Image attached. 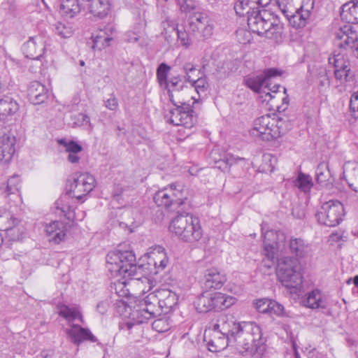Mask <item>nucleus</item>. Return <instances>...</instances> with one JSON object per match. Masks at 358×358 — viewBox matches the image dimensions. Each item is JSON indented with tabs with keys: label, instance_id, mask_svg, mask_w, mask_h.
Segmentation results:
<instances>
[{
	"label": "nucleus",
	"instance_id": "obj_23",
	"mask_svg": "<svg viewBox=\"0 0 358 358\" xmlns=\"http://www.w3.org/2000/svg\"><path fill=\"white\" fill-rule=\"evenodd\" d=\"M66 334L71 338L72 342L79 344L83 341H89L96 343L98 339L90 329L81 327L80 325L73 324L70 329H66Z\"/></svg>",
	"mask_w": 358,
	"mask_h": 358
},
{
	"label": "nucleus",
	"instance_id": "obj_12",
	"mask_svg": "<svg viewBox=\"0 0 358 358\" xmlns=\"http://www.w3.org/2000/svg\"><path fill=\"white\" fill-rule=\"evenodd\" d=\"M95 185L96 180L92 175L88 173H82L73 176L72 179H69L66 188V191L69 192V195H72V197L80 201L93 190Z\"/></svg>",
	"mask_w": 358,
	"mask_h": 358
},
{
	"label": "nucleus",
	"instance_id": "obj_25",
	"mask_svg": "<svg viewBox=\"0 0 358 358\" xmlns=\"http://www.w3.org/2000/svg\"><path fill=\"white\" fill-rule=\"evenodd\" d=\"M21 187V180L18 175H13L10 177L6 184L3 185L1 187V194L5 197H9L13 196L15 198V202H19L21 201L20 194V189Z\"/></svg>",
	"mask_w": 358,
	"mask_h": 358
},
{
	"label": "nucleus",
	"instance_id": "obj_63",
	"mask_svg": "<svg viewBox=\"0 0 358 358\" xmlns=\"http://www.w3.org/2000/svg\"><path fill=\"white\" fill-rule=\"evenodd\" d=\"M292 351L294 352V357L293 358H300L299 352L296 350L295 343L292 344Z\"/></svg>",
	"mask_w": 358,
	"mask_h": 358
},
{
	"label": "nucleus",
	"instance_id": "obj_34",
	"mask_svg": "<svg viewBox=\"0 0 358 358\" xmlns=\"http://www.w3.org/2000/svg\"><path fill=\"white\" fill-rule=\"evenodd\" d=\"M150 8L151 6L141 1L136 2V4L131 8L134 23L140 25V23L143 22L146 25L147 13Z\"/></svg>",
	"mask_w": 358,
	"mask_h": 358
},
{
	"label": "nucleus",
	"instance_id": "obj_13",
	"mask_svg": "<svg viewBox=\"0 0 358 358\" xmlns=\"http://www.w3.org/2000/svg\"><path fill=\"white\" fill-rule=\"evenodd\" d=\"M174 106L176 107L170 111V122L174 125L191 129L196 121V117L193 115L192 107L184 100Z\"/></svg>",
	"mask_w": 358,
	"mask_h": 358
},
{
	"label": "nucleus",
	"instance_id": "obj_30",
	"mask_svg": "<svg viewBox=\"0 0 358 358\" xmlns=\"http://www.w3.org/2000/svg\"><path fill=\"white\" fill-rule=\"evenodd\" d=\"M163 87L167 90L169 100L173 105L182 103V100L176 99V96H177L184 87V83L180 76H172L168 80V85Z\"/></svg>",
	"mask_w": 358,
	"mask_h": 358
},
{
	"label": "nucleus",
	"instance_id": "obj_3",
	"mask_svg": "<svg viewBox=\"0 0 358 358\" xmlns=\"http://www.w3.org/2000/svg\"><path fill=\"white\" fill-rule=\"evenodd\" d=\"M145 292L143 291V295ZM139 303L134 307L130 315L134 322H128V329H131L133 324H142L150 318L159 314L161 310L164 314L169 313L178 304L177 294L168 289H156L147 296H142Z\"/></svg>",
	"mask_w": 358,
	"mask_h": 358
},
{
	"label": "nucleus",
	"instance_id": "obj_33",
	"mask_svg": "<svg viewBox=\"0 0 358 358\" xmlns=\"http://www.w3.org/2000/svg\"><path fill=\"white\" fill-rule=\"evenodd\" d=\"M18 109V104L13 98L6 96L0 99V120H6L8 116L15 114Z\"/></svg>",
	"mask_w": 358,
	"mask_h": 358
},
{
	"label": "nucleus",
	"instance_id": "obj_9",
	"mask_svg": "<svg viewBox=\"0 0 358 358\" xmlns=\"http://www.w3.org/2000/svg\"><path fill=\"white\" fill-rule=\"evenodd\" d=\"M252 136L262 141H270L280 136L278 121L270 115L261 116L255 120L250 130Z\"/></svg>",
	"mask_w": 358,
	"mask_h": 358
},
{
	"label": "nucleus",
	"instance_id": "obj_10",
	"mask_svg": "<svg viewBox=\"0 0 358 358\" xmlns=\"http://www.w3.org/2000/svg\"><path fill=\"white\" fill-rule=\"evenodd\" d=\"M314 0H302L299 8L288 5L286 8H279L282 13L288 20L289 24L294 28L304 27L310 18L314 8Z\"/></svg>",
	"mask_w": 358,
	"mask_h": 358
},
{
	"label": "nucleus",
	"instance_id": "obj_47",
	"mask_svg": "<svg viewBox=\"0 0 358 358\" xmlns=\"http://www.w3.org/2000/svg\"><path fill=\"white\" fill-rule=\"evenodd\" d=\"M327 169L328 166L324 162L318 164L315 171V176L317 182L322 183L327 180L328 172L326 173L325 171Z\"/></svg>",
	"mask_w": 358,
	"mask_h": 358
},
{
	"label": "nucleus",
	"instance_id": "obj_50",
	"mask_svg": "<svg viewBox=\"0 0 358 358\" xmlns=\"http://www.w3.org/2000/svg\"><path fill=\"white\" fill-rule=\"evenodd\" d=\"M172 33L177 36L182 45L187 47L190 45L189 34L185 30L173 28Z\"/></svg>",
	"mask_w": 358,
	"mask_h": 358
},
{
	"label": "nucleus",
	"instance_id": "obj_2",
	"mask_svg": "<svg viewBox=\"0 0 358 358\" xmlns=\"http://www.w3.org/2000/svg\"><path fill=\"white\" fill-rule=\"evenodd\" d=\"M234 10L240 17L247 15L248 25L251 31L276 43L282 39L283 24L273 12L255 7L251 0H238Z\"/></svg>",
	"mask_w": 358,
	"mask_h": 358
},
{
	"label": "nucleus",
	"instance_id": "obj_51",
	"mask_svg": "<svg viewBox=\"0 0 358 358\" xmlns=\"http://www.w3.org/2000/svg\"><path fill=\"white\" fill-rule=\"evenodd\" d=\"M76 121L74 124L79 127H88L90 130L93 129L92 124L90 122V117L84 113H78L75 116Z\"/></svg>",
	"mask_w": 358,
	"mask_h": 358
},
{
	"label": "nucleus",
	"instance_id": "obj_19",
	"mask_svg": "<svg viewBox=\"0 0 358 358\" xmlns=\"http://www.w3.org/2000/svg\"><path fill=\"white\" fill-rule=\"evenodd\" d=\"M189 28L193 33L200 34L204 38L210 37L213 31V27L210 24L208 17L201 13L195 15L190 18Z\"/></svg>",
	"mask_w": 358,
	"mask_h": 358
},
{
	"label": "nucleus",
	"instance_id": "obj_29",
	"mask_svg": "<svg viewBox=\"0 0 358 358\" xmlns=\"http://www.w3.org/2000/svg\"><path fill=\"white\" fill-rule=\"evenodd\" d=\"M169 263V258L165 249L162 246H156L150 252L149 264H153L157 272L163 271Z\"/></svg>",
	"mask_w": 358,
	"mask_h": 358
},
{
	"label": "nucleus",
	"instance_id": "obj_41",
	"mask_svg": "<svg viewBox=\"0 0 358 358\" xmlns=\"http://www.w3.org/2000/svg\"><path fill=\"white\" fill-rule=\"evenodd\" d=\"M171 71V66L165 63H162L157 69V79L161 87L168 85V76Z\"/></svg>",
	"mask_w": 358,
	"mask_h": 358
},
{
	"label": "nucleus",
	"instance_id": "obj_58",
	"mask_svg": "<svg viewBox=\"0 0 358 358\" xmlns=\"http://www.w3.org/2000/svg\"><path fill=\"white\" fill-rule=\"evenodd\" d=\"M271 0H251L252 4H254L255 7L257 6L258 8L259 9V7L263 8L262 9H265L264 8L267 7Z\"/></svg>",
	"mask_w": 358,
	"mask_h": 358
},
{
	"label": "nucleus",
	"instance_id": "obj_42",
	"mask_svg": "<svg viewBox=\"0 0 358 358\" xmlns=\"http://www.w3.org/2000/svg\"><path fill=\"white\" fill-rule=\"evenodd\" d=\"M187 83H190L192 87H194L199 97H200L202 94L205 93L208 87V83L205 77H200L196 80L192 78V80Z\"/></svg>",
	"mask_w": 358,
	"mask_h": 358
},
{
	"label": "nucleus",
	"instance_id": "obj_4",
	"mask_svg": "<svg viewBox=\"0 0 358 358\" xmlns=\"http://www.w3.org/2000/svg\"><path fill=\"white\" fill-rule=\"evenodd\" d=\"M341 17L348 24L341 27L335 32V39L338 46L341 48L355 47L358 40L357 31L352 24H358V1H350L341 7Z\"/></svg>",
	"mask_w": 358,
	"mask_h": 358
},
{
	"label": "nucleus",
	"instance_id": "obj_8",
	"mask_svg": "<svg viewBox=\"0 0 358 358\" xmlns=\"http://www.w3.org/2000/svg\"><path fill=\"white\" fill-rule=\"evenodd\" d=\"M184 191L183 185L173 182L158 190L155 194L153 199L158 206L165 208L178 207L181 206L186 199Z\"/></svg>",
	"mask_w": 358,
	"mask_h": 358
},
{
	"label": "nucleus",
	"instance_id": "obj_39",
	"mask_svg": "<svg viewBox=\"0 0 358 358\" xmlns=\"http://www.w3.org/2000/svg\"><path fill=\"white\" fill-rule=\"evenodd\" d=\"M295 185L302 192H308L313 187L312 178L302 173H299L295 181Z\"/></svg>",
	"mask_w": 358,
	"mask_h": 358
},
{
	"label": "nucleus",
	"instance_id": "obj_31",
	"mask_svg": "<svg viewBox=\"0 0 358 358\" xmlns=\"http://www.w3.org/2000/svg\"><path fill=\"white\" fill-rule=\"evenodd\" d=\"M85 0H63L60 12L66 17H73L85 8Z\"/></svg>",
	"mask_w": 358,
	"mask_h": 358
},
{
	"label": "nucleus",
	"instance_id": "obj_11",
	"mask_svg": "<svg viewBox=\"0 0 358 358\" xmlns=\"http://www.w3.org/2000/svg\"><path fill=\"white\" fill-rule=\"evenodd\" d=\"M344 215L343 205L337 200L325 202L316 214L318 222L329 227L338 225Z\"/></svg>",
	"mask_w": 358,
	"mask_h": 358
},
{
	"label": "nucleus",
	"instance_id": "obj_61",
	"mask_svg": "<svg viewBox=\"0 0 358 358\" xmlns=\"http://www.w3.org/2000/svg\"><path fill=\"white\" fill-rule=\"evenodd\" d=\"M277 4L279 8H286L288 5L294 6V0H278Z\"/></svg>",
	"mask_w": 358,
	"mask_h": 358
},
{
	"label": "nucleus",
	"instance_id": "obj_53",
	"mask_svg": "<svg viewBox=\"0 0 358 358\" xmlns=\"http://www.w3.org/2000/svg\"><path fill=\"white\" fill-rule=\"evenodd\" d=\"M210 294L203 293L198 299L197 304L199 306L200 311H209Z\"/></svg>",
	"mask_w": 358,
	"mask_h": 358
},
{
	"label": "nucleus",
	"instance_id": "obj_49",
	"mask_svg": "<svg viewBox=\"0 0 358 358\" xmlns=\"http://www.w3.org/2000/svg\"><path fill=\"white\" fill-rule=\"evenodd\" d=\"M271 299L264 298L254 302L255 309L261 313L268 314Z\"/></svg>",
	"mask_w": 358,
	"mask_h": 358
},
{
	"label": "nucleus",
	"instance_id": "obj_62",
	"mask_svg": "<svg viewBox=\"0 0 358 358\" xmlns=\"http://www.w3.org/2000/svg\"><path fill=\"white\" fill-rule=\"evenodd\" d=\"M213 300H214L213 293V294H210L209 311L210 310H215Z\"/></svg>",
	"mask_w": 358,
	"mask_h": 358
},
{
	"label": "nucleus",
	"instance_id": "obj_45",
	"mask_svg": "<svg viewBox=\"0 0 358 358\" xmlns=\"http://www.w3.org/2000/svg\"><path fill=\"white\" fill-rule=\"evenodd\" d=\"M58 143L65 148L66 152L68 153H80L83 150L82 146L73 141L60 139L58 141Z\"/></svg>",
	"mask_w": 358,
	"mask_h": 358
},
{
	"label": "nucleus",
	"instance_id": "obj_21",
	"mask_svg": "<svg viewBox=\"0 0 358 358\" xmlns=\"http://www.w3.org/2000/svg\"><path fill=\"white\" fill-rule=\"evenodd\" d=\"M301 304L308 308L324 309L327 307V300L322 291L314 289L301 298Z\"/></svg>",
	"mask_w": 358,
	"mask_h": 358
},
{
	"label": "nucleus",
	"instance_id": "obj_59",
	"mask_svg": "<svg viewBox=\"0 0 358 358\" xmlns=\"http://www.w3.org/2000/svg\"><path fill=\"white\" fill-rule=\"evenodd\" d=\"M108 303L106 301H101L99 302L96 306V310L100 314H105L108 310Z\"/></svg>",
	"mask_w": 358,
	"mask_h": 358
},
{
	"label": "nucleus",
	"instance_id": "obj_7",
	"mask_svg": "<svg viewBox=\"0 0 358 358\" xmlns=\"http://www.w3.org/2000/svg\"><path fill=\"white\" fill-rule=\"evenodd\" d=\"M277 275L281 283L292 292L300 291L303 282V276L299 271L297 261L290 257L285 258L278 264Z\"/></svg>",
	"mask_w": 358,
	"mask_h": 358
},
{
	"label": "nucleus",
	"instance_id": "obj_16",
	"mask_svg": "<svg viewBox=\"0 0 358 358\" xmlns=\"http://www.w3.org/2000/svg\"><path fill=\"white\" fill-rule=\"evenodd\" d=\"M329 63L334 67V77L338 85H343L349 81L350 64L344 54L338 53L329 57Z\"/></svg>",
	"mask_w": 358,
	"mask_h": 358
},
{
	"label": "nucleus",
	"instance_id": "obj_32",
	"mask_svg": "<svg viewBox=\"0 0 358 358\" xmlns=\"http://www.w3.org/2000/svg\"><path fill=\"white\" fill-rule=\"evenodd\" d=\"M86 5L90 13L100 18L106 17L110 8V0H92L87 1Z\"/></svg>",
	"mask_w": 358,
	"mask_h": 358
},
{
	"label": "nucleus",
	"instance_id": "obj_28",
	"mask_svg": "<svg viewBox=\"0 0 358 358\" xmlns=\"http://www.w3.org/2000/svg\"><path fill=\"white\" fill-rule=\"evenodd\" d=\"M204 280L207 287L217 289L222 287L227 278L217 268H210L205 271Z\"/></svg>",
	"mask_w": 358,
	"mask_h": 358
},
{
	"label": "nucleus",
	"instance_id": "obj_64",
	"mask_svg": "<svg viewBox=\"0 0 358 358\" xmlns=\"http://www.w3.org/2000/svg\"><path fill=\"white\" fill-rule=\"evenodd\" d=\"M165 38L169 44H171L173 41V38H172L171 35H168L167 32H166Z\"/></svg>",
	"mask_w": 358,
	"mask_h": 358
},
{
	"label": "nucleus",
	"instance_id": "obj_24",
	"mask_svg": "<svg viewBox=\"0 0 358 358\" xmlns=\"http://www.w3.org/2000/svg\"><path fill=\"white\" fill-rule=\"evenodd\" d=\"M28 97L33 104H40L48 97V90L38 81L31 82L28 87Z\"/></svg>",
	"mask_w": 358,
	"mask_h": 358
},
{
	"label": "nucleus",
	"instance_id": "obj_5",
	"mask_svg": "<svg viewBox=\"0 0 358 358\" xmlns=\"http://www.w3.org/2000/svg\"><path fill=\"white\" fill-rule=\"evenodd\" d=\"M106 267L112 276L131 278L136 274V256L132 251H111L106 256Z\"/></svg>",
	"mask_w": 358,
	"mask_h": 358
},
{
	"label": "nucleus",
	"instance_id": "obj_52",
	"mask_svg": "<svg viewBox=\"0 0 358 358\" xmlns=\"http://www.w3.org/2000/svg\"><path fill=\"white\" fill-rule=\"evenodd\" d=\"M350 110L351 115L358 119V90L352 94L350 100Z\"/></svg>",
	"mask_w": 358,
	"mask_h": 358
},
{
	"label": "nucleus",
	"instance_id": "obj_46",
	"mask_svg": "<svg viewBox=\"0 0 358 358\" xmlns=\"http://www.w3.org/2000/svg\"><path fill=\"white\" fill-rule=\"evenodd\" d=\"M271 80L272 79H268V83H265L264 90L266 92H264V101H269L272 98L274 97L273 94L277 93L279 91V89L281 87L280 85L279 84L275 83L273 85Z\"/></svg>",
	"mask_w": 358,
	"mask_h": 358
},
{
	"label": "nucleus",
	"instance_id": "obj_17",
	"mask_svg": "<svg viewBox=\"0 0 358 358\" xmlns=\"http://www.w3.org/2000/svg\"><path fill=\"white\" fill-rule=\"evenodd\" d=\"M280 75V72L276 69H268L260 75L246 78L245 83L252 91L263 93L266 92L264 85L268 83V79H272Z\"/></svg>",
	"mask_w": 358,
	"mask_h": 358
},
{
	"label": "nucleus",
	"instance_id": "obj_48",
	"mask_svg": "<svg viewBox=\"0 0 358 358\" xmlns=\"http://www.w3.org/2000/svg\"><path fill=\"white\" fill-rule=\"evenodd\" d=\"M268 315L282 317L285 315L284 306L275 300L271 301Z\"/></svg>",
	"mask_w": 358,
	"mask_h": 358
},
{
	"label": "nucleus",
	"instance_id": "obj_14",
	"mask_svg": "<svg viewBox=\"0 0 358 358\" xmlns=\"http://www.w3.org/2000/svg\"><path fill=\"white\" fill-rule=\"evenodd\" d=\"M262 236L264 237V255L265 259L264 262L265 265L268 267L272 266L278 259V252L279 250L278 238L279 234L273 230H268L266 232L263 231Z\"/></svg>",
	"mask_w": 358,
	"mask_h": 358
},
{
	"label": "nucleus",
	"instance_id": "obj_15",
	"mask_svg": "<svg viewBox=\"0 0 358 358\" xmlns=\"http://www.w3.org/2000/svg\"><path fill=\"white\" fill-rule=\"evenodd\" d=\"M48 38L43 34L31 36L23 44L22 51L26 57L39 59L44 54Z\"/></svg>",
	"mask_w": 358,
	"mask_h": 358
},
{
	"label": "nucleus",
	"instance_id": "obj_18",
	"mask_svg": "<svg viewBox=\"0 0 358 358\" xmlns=\"http://www.w3.org/2000/svg\"><path fill=\"white\" fill-rule=\"evenodd\" d=\"M75 197L69 195V192L66 191L65 195L61 196L55 202V206L57 209H59L66 218L71 221H81L85 216V213L82 212L80 217H76V206L74 201Z\"/></svg>",
	"mask_w": 358,
	"mask_h": 358
},
{
	"label": "nucleus",
	"instance_id": "obj_26",
	"mask_svg": "<svg viewBox=\"0 0 358 358\" xmlns=\"http://www.w3.org/2000/svg\"><path fill=\"white\" fill-rule=\"evenodd\" d=\"M290 253L296 258L308 257L312 252L311 245L300 238H291L289 241Z\"/></svg>",
	"mask_w": 358,
	"mask_h": 358
},
{
	"label": "nucleus",
	"instance_id": "obj_38",
	"mask_svg": "<svg viewBox=\"0 0 358 358\" xmlns=\"http://www.w3.org/2000/svg\"><path fill=\"white\" fill-rule=\"evenodd\" d=\"M24 233L23 227L15 224L13 227L5 229V238L9 241H17L22 238Z\"/></svg>",
	"mask_w": 358,
	"mask_h": 358
},
{
	"label": "nucleus",
	"instance_id": "obj_22",
	"mask_svg": "<svg viewBox=\"0 0 358 358\" xmlns=\"http://www.w3.org/2000/svg\"><path fill=\"white\" fill-rule=\"evenodd\" d=\"M15 137L10 134L0 136V162L7 163L10 161L15 152Z\"/></svg>",
	"mask_w": 358,
	"mask_h": 358
},
{
	"label": "nucleus",
	"instance_id": "obj_43",
	"mask_svg": "<svg viewBox=\"0 0 358 358\" xmlns=\"http://www.w3.org/2000/svg\"><path fill=\"white\" fill-rule=\"evenodd\" d=\"M171 324L166 317L157 319L152 324V329L158 333L166 332L171 329Z\"/></svg>",
	"mask_w": 358,
	"mask_h": 358
},
{
	"label": "nucleus",
	"instance_id": "obj_37",
	"mask_svg": "<svg viewBox=\"0 0 358 358\" xmlns=\"http://www.w3.org/2000/svg\"><path fill=\"white\" fill-rule=\"evenodd\" d=\"M314 76L320 91H326L330 87V80L325 67L320 66L316 68Z\"/></svg>",
	"mask_w": 358,
	"mask_h": 358
},
{
	"label": "nucleus",
	"instance_id": "obj_57",
	"mask_svg": "<svg viewBox=\"0 0 358 358\" xmlns=\"http://www.w3.org/2000/svg\"><path fill=\"white\" fill-rule=\"evenodd\" d=\"M1 6L4 10H6L10 13L14 12L16 8L15 0H4Z\"/></svg>",
	"mask_w": 358,
	"mask_h": 358
},
{
	"label": "nucleus",
	"instance_id": "obj_1",
	"mask_svg": "<svg viewBox=\"0 0 358 358\" xmlns=\"http://www.w3.org/2000/svg\"><path fill=\"white\" fill-rule=\"evenodd\" d=\"M212 331V338L208 342L211 352L221 351L236 343L251 353L262 344L261 328L253 322H238L231 316L222 315L213 324Z\"/></svg>",
	"mask_w": 358,
	"mask_h": 358
},
{
	"label": "nucleus",
	"instance_id": "obj_55",
	"mask_svg": "<svg viewBox=\"0 0 358 358\" xmlns=\"http://www.w3.org/2000/svg\"><path fill=\"white\" fill-rule=\"evenodd\" d=\"M223 161H224L227 165L231 166L234 164L239 163L240 162H245V159L243 157H235L231 154H227L224 156Z\"/></svg>",
	"mask_w": 358,
	"mask_h": 358
},
{
	"label": "nucleus",
	"instance_id": "obj_6",
	"mask_svg": "<svg viewBox=\"0 0 358 358\" xmlns=\"http://www.w3.org/2000/svg\"><path fill=\"white\" fill-rule=\"evenodd\" d=\"M169 230L180 239L189 243L199 241L203 236L199 218L189 213L175 217L169 225Z\"/></svg>",
	"mask_w": 358,
	"mask_h": 358
},
{
	"label": "nucleus",
	"instance_id": "obj_60",
	"mask_svg": "<svg viewBox=\"0 0 358 358\" xmlns=\"http://www.w3.org/2000/svg\"><path fill=\"white\" fill-rule=\"evenodd\" d=\"M68 161L72 164H76L79 162L80 157L78 153L71 152L68 155Z\"/></svg>",
	"mask_w": 358,
	"mask_h": 358
},
{
	"label": "nucleus",
	"instance_id": "obj_40",
	"mask_svg": "<svg viewBox=\"0 0 358 358\" xmlns=\"http://www.w3.org/2000/svg\"><path fill=\"white\" fill-rule=\"evenodd\" d=\"M93 48H98L99 50L105 48L109 45V42L111 38L106 35V32L100 30L95 36L93 35Z\"/></svg>",
	"mask_w": 358,
	"mask_h": 358
},
{
	"label": "nucleus",
	"instance_id": "obj_44",
	"mask_svg": "<svg viewBox=\"0 0 358 358\" xmlns=\"http://www.w3.org/2000/svg\"><path fill=\"white\" fill-rule=\"evenodd\" d=\"M55 31L62 38H69L73 35V29L69 23L57 22Z\"/></svg>",
	"mask_w": 358,
	"mask_h": 358
},
{
	"label": "nucleus",
	"instance_id": "obj_27",
	"mask_svg": "<svg viewBox=\"0 0 358 358\" xmlns=\"http://www.w3.org/2000/svg\"><path fill=\"white\" fill-rule=\"evenodd\" d=\"M145 27L143 22L140 23V25L134 23L131 29L125 33L124 40L129 43H137L141 46L146 45Z\"/></svg>",
	"mask_w": 358,
	"mask_h": 358
},
{
	"label": "nucleus",
	"instance_id": "obj_35",
	"mask_svg": "<svg viewBox=\"0 0 358 358\" xmlns=\"http://www.w3.org/2000/svg\"><path fill=\"white\" fill-rule=\"evenodd\" d=\"M214 296V307L215 311L225 310L234 305L236 299L235 297L228 296L221 292L213 293Z\"/></svg>",
	"mask_w": 358,
	"mask_h": 358
},
{
	"label": "nucleus",
	"instance_id": "obj_56",
	"mask_svg": "<svg viewBox=\"0 0 358 358\" xmlns=\"http://www.w3.org/2000/svg\"><path fill=\"white\" fill-rule=\"evenodd\" d=\"M182 69L185 73V78L186 81L187 82L191 81L192 78L190 76V73H192L196 70L194 65L191 63H186L185 64H184Z\"/></svg>",
	"mask_w": 358,
	"mask_h": 358
},
{
	"label": "nucleus",
	"instance_id": "obj_36",
	"mask_svg": "<svg viewBox=\"0 0 358 358\" xmlns=\"http://www.w3.org/2000/svg\"><path fill=\"white\" fill-rule=\"evenodd\" d=\"M59 315L66 319L69 322L79 320L82 321V315L77 308L69 307L64 304L57 306Z\"/></svg>",
	"mask_w": 358,
	"mask_h": 358
},
{
	"label": "nucleus",
	"instance_id": "obj_54",
	"mask_svg": "<svg viewBox=\"0 0 358 358\" xmlns=\"http://www.w3.org/2000/svg\"><path fill=\"white\" fill-rule=\"evenodd\" d=\"M104 106L108 109L115 111L118 108V101L113 94H111L109 99L104 101Z\"/></svg>",
	"mask_w": 358,
	"mask_h": 358
},
{
	"label": "nucleus",
	"instance_id": "obj_20",
	"mask_svg": "<svg viewBox=\"0 0 358 358\" xmlns=\"http://www.w3.org/2000/svg\"><path fill=\"white\" fill-rule=\"evenodd\" d=\"M44 231L49 241L59 244L66 236V224L62 221L54 220L44 225Z\"/></svg>",
	"mask_w": 358,
	"mask_h": 358
}]
</instances>
